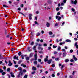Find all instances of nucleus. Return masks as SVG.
I'll use <instances>...</instances> for the list:
<instances>
[{"label":"nucleus","mask_w":78,"mask_h":78,"mask_svg":"<svg viewBox=\"0 0 78 78\" xmlns=\"http://www.w3.org/2000/svg\"><path fill=\"white\" fill-rule=\"evenodd\" d=\"M73 50H71L70 51V52L71 53H72V52H73Z\"/></svg>","instance_id":"58"},{"label":"nucleus","mask_w":78,"mask_h":78,"mask_svg":"<svg viewBox=\"0 0 78 78\" xmlns=\"http://www.w3.org/2000/svg\"><path fill=\"white\" fill-rule=\"evenodd\" d=\"M41 61V59H38V61L39 62H40Z\"/></svg>","instance_id":"51"},{"label":"nucleus","mask_w":78,"mask_h":78,"mask_svg":"<svg viewBox=\"0 0 78 78\" xmlns=\"http://www.w3.org/2000/svg\"><path fill=\"white\" fill-rule=\"evenodd\" d=\"M20 6L21 8H23V4L21 5H20Z\"/></svg>","instance_id":"45"},{"label":"nucleus","mask_w":78,"mask_h":78,"mask_svg":"<svg viewBox=\"0 0 78 78\" xmlns=\"http://www.w3.org/2000/svg\"><path fill=\"white\" fill-rule=\"evenodd\" d=\"M27 50L28 51H31V49H30V47H28L27 48Z\"/></svg>","instance_id":"26"},{"label":"nucleus","mask_w":78,"mask_h":78,"mask_svg":"<svg viewBox=\"0 0 78 78\" xmlns=\"http://www.w3.org/2000/svg\"><path fill=\"white\" fill-rule=\"evenodd\" d=\"M57 50L58 51H59L61 50V47L60 46H58Z\"/></svg>","instance_id":"22"},{"label":"nucleus","mask_w":78,"mask_h":78,"mask_svg":"<svg viewBox=\"0 0 78 78\" xmlns=\"http://www.w3.org/2000/svg\"><path fill=\"white\" fill-rule=\"evenodd\" d=\"M65 42H71V41H70L69 39H67L66 40Z\"/></svg>","instance_id":"16"},{"label":"nucleus","mask_w":78,"mask_h":78,"mask_svg":"<svg viewBox=\"0 0 78 78\" xmlns=\"http://www.w3.org/2000/svg\"><path fill=\"white\" fill-rule=\"evenodd\" d=\"M33 54V53H30V57H32Z\"/></svg>","instance_id":"24"},{"label":"nucleus","mask_w":78,"mask_h":78,"mask_svg":"<svg viewBox=\"0 0 78 78\" xmlns=\"http://www.w3.org/2000/svg\"><path fill=\"white\" fill-rule=\"evenodd\" d=\"M20 14H21L23 15V16H25V15H24V14H23V13H22L21 12H20Z\"/></svg>","instance_id":"46"},{"label":"nucleus","mask_w":78,"mask_h":78,"mask_svg":"<svg viewBox=\"0 0 78 78\" xmlns=\"http://www.w3.org/2000/svg\"><path fill=\"white\" fill-rule=\"evenodd\" d=\"M23 73H25L26 72H27V70H26V69H23Z\"/></svg>","instance_id":"32"},{"label":"nucleus","mask_w":78,"mask_h":78,"mask_svg":"<svg viewBox=\"0 0 78 78\" xmlns=\"http://www.w3.org/2000/svg\"><path fill=\"white\" fill-rule=\"evenodd\" d=\"M41 33L42 34H43L44 33V31L43 30H41Z\"/></svg>","instance_id":"35"},{"label":"nucleus","mask_w":78,"mask_h":78,"mask_svg":"<svg viewBox=\"0 0 78 78\" xmlns=\"http://www.w3.org/2000/svg\"><path fill=\"white\" fill-rule=\"evenodd\" d=\"M66 2H67V0H64L63 1V2L64 3H66Z\"/></svg>","instance_id":"43"},{"label":"nucleus","mask_w":78,"mask_h":78,"mask_svg":"<svg viewBox=\"0 0 78 78\" xmlns=\"http://www.w3.org/2000/svg\"><path fill=\"white\" fill-rule=\"evenodd\" d=\"M71 10L72 11H73V12H75V9H73V8H72Z\"/></svg>","instance_id":"41"},{"label":"nucleus","mask_w":78,"mask_h":78,"mask_svg":"<svg viewBox=\"0 0 78 78\" xmlns=\"http://www.w3.org/2000/svg\"><path fill=\"white\" fill-rule=\"evenodd\" d=\"M19 58V56L16 57V56H15L14 57V59H17V60H19V58Z\"/></svg>","instance_id":"11"},{"label":"nucleus","mask_w":78,"mask_h":78,"mask_svg":"<svg viewBox=\"0 0 78 78\" xmlns=\"http://www.w3.org/2000/svg\"><path fill=\"white\" fill-rule=\"evenodd\" d=\"M62 51H63V52H64V53H66V49H62Z\"/></svg>","instance_id":"23"},{"label":"nucleus","mask_w":78,"mask_h":78,"mask_svg":"<svg viewBox=\"0 0 78 78\" xmlns=\"http://www.w3.org/2000/svg\"><path fill=\"white\" fill-rule=\"evenodd\" d=\"M36 73V72H35V71H34L33 72H32L31 73L32 74H34V73Z\"/></svg>","instance_id":"57"},{"label":"nucleus","mask_w":78,"mask_h":78,"mask_svg":"<svg viewBox=\"0 0 78 78\" xmlns=\"http://www.w3.org/2000/svg\"><path fill=\"white\" fill-rule=\"evenodd\" d=\"M34 63L35 64H37V61H35L34 62Z\"/></svg>","instance_id":"53"},{"label":"nucleus","mask_w":78,"mask_h":78,"mask_svg":"<svg viewBox=\"0 0 78 78\" xmlns=\"http://www.w3.org/2000/svg\"><path fill=\"white\" fill-rule=\"evenodd\" d=\"M18 65H15V67L16 68L18 67Z\"/></svg>","instance_id":"55"},{"label":"nucleus","mask_w":78,"mask_h":78,"mask_svg":"<svg viewBox=\"0 0 78 78\" xmlns=\"http://www.w3.org/2000/svg\"><path fill=\"white\" fill-rule=\"evenodd\" d=\"M64 3H61V6H64Z\"/></svg>","instance_id":"54"},{"label":"nucleus","mask_w":78,"mask_h":78,"mask_svg":"<svg viewBox=\"0 0 78 78\" xmlns=\"http://www.w3.org/2000/svg\"><path fill=\"white\" fill-rule=\"evenodd\" d=\"M49 35H51L53 34V33H52V32H51V31H50L49 32Z\"/></svg>","instance_id":"27"},{"label":"nucleus","mask_w":78,"mask_h":78,"mask_svg":"<svg viewBox=\"0 0 78 78\" xmlns=\"http://www.w3.org/2000/svg\"><path fill=\"white\" fill-rule=\"evenodd\" d=\"M2 72H3V70L2 69H0V73H2Z\"/></svg>","instance_id":"31"},{"label":"nucleus","mask_w":78,"mask_h":78,"mask_svg":"<svg viewBox=\"0 0 78 78\" xmlns=\"http://www.w3.org/2000/svg\"><path fill=\"white\" fill-rule=\"evenodd\" d=\"M14 48H12L11 49V51H14Z\"/></svg>","instance_id":"63"},{"label":"nucleus","mask_w":78,"mask_h":78,"mask_svg":"<svg viewBox=\"0 0 78 78\" xmlns=\"http://www.w3.org/2000/svg\"><path fill=\"white\" fill-rule=\"evenodd\" d=\"M52 60L51 59L50 60H49L48 61V64H50L51 62V61H52Z\"/></svg>","instance_id":"6"},{"label":"nucleus","mask_w":78,"mask_h":78,"mask_svg":"<svg viewBox=\"0 0 78 78\" xmlns=\"http://www.w3.org/2000/svg\"><path fill=\"white\" fill-rule=\"evenodd\" d=\"M3 7H4L5 8H8V7L6 5H3Z\"/></svg>","instance_id":"42"},{"label":"nucleus","mask_w":78,"mask_h":78,"mask_svg":"<svg viewBox=\"0 0 78 78\" xmlns=\"http://www.w3.org/2000/svg\"><path fill=\"white\" fill-rule=\"evenodd\" d=\"M51 76L52 77H55V74H52Z\"/></svg>","instance_id":"64"},{"label":"nucleus","mask_w":78,"mask_h":78,"mask_svg":"<svg viewBox=\"0 0 78 78\" xmlns=\"http://www.w3.org/2000/svg\"><path fill=\"white\" fill-rule=\"evenodd\" d=\"M41 42H44V41H43V40L41 39L40 40Z\"/></svg>","instance_id":"61"},{"label":"nucleus","mask_w":78,"mask_h":78,"mask_svg":"<svg viewBox=\"0 0 78 78\" xmlns=\"http://www.w3.org/2000/svg\"><path fill=\"white\" fill-rule=\"evenodd\" d=\"M31 45H34V42L33 41H32L30 43Z\"/></svg>","instance_id":"29"},{"label":"nucleus","mask_w":78,"mask_h":78,"mask_svg":"<svg viewBox=\"0 0 78 78\" xmlns=\"http://www.w3.org/2000/svg\"><path fill=\"white\" fill-rule=\"evenodd\" d=\"M21 66H22V67H26V65H24V64H21Z\"/></svg>","instance_id":"17"},{"label":"nucleus","mask_w":78,"mask_h":78,"mask_svg":"<svg viewBox=\"0 0 78 78\" xmlns=\"http://www.w3.org/2000/svg\"><path fill=\"white\" fill-rule=\"evenodd\" d=\"M57 53H58V52L56 51H55L54 52V54H55V55H56V54H57Z\"/></svg>","instance_id":"47"},{"label":"nucleus","mask_w":78,"mask_h":78,"mask_svg":"<svg viewBox=\"0 0 78 78\" xmlns=\"http://www.w3.org/2000/svg\"><path fill=\"white\" fill-rule=\"evenodd\" d=\"M70 62H73L74 61V60L72 59H71L70 60Z\"/></svg>","instance_id":"59"},{"label":"nucleus","mask_w":78,"mask_h":78,"mask_svg":"<svg viewBox=\"0 0 78 78\" xmlns=\"http://www.w3.org/2000/svg\"><path fill=\"white\" fill-rule=\"evenodd\" d=\"M9 35H8L6 36V38H9Z\"/></svg>","instance_id":"48"},{"label":"nucleus","mask_w":78,"mask_h":78,"mask_svg":"<svg viewBox=\"0 0 78 78\" xmlns=\"http://www.w3.org/2000/svg\"><path fill=\"white\" fill-rule=\"evenodd\" d=\"M37 69L34 66L32 68V69L34 70H36Z\"/></svg>","instance_id":"19"},{"label":"nucleus","mask_w":78,"mask_h":78,"mask_svg":"<svg viewBox=\"0 0 78 78\" xmlns=\"http://www.w3.org/2000/svg\"><path fill=\"white\" fill-rule=\"evenodd\" d=\"M9 64H8L9 66H11L12 65V63L11 62V61H9Z\"/></svg>","instance_id":"10"},{"label":"nucleus","mask_w":78,"mask_h":78,"mask_svg":"<svg viewBox=\"0 0 78 78\" xmlns=\"http://www.w3.org/2000/svg\"><path fill=\"white\" fill-rule=\"evenodd\" d=\"M5 74H6L5 72H3L2 73V75H5Z\"/></svg>","instance_id":"40"},{"label":"nucleus","mask_w":78,"mask_h":78,"mask_svg":"<svg viewBox=\"0 0 78 78\" xmlns=\"http://www.w3.org/2000/svg\"><path fill=\"white\" fill-rule=\"evenodd\" d=\"M66 55H67L66 52H64L63 54V57H65L66 56Z\"/></svg>","instance_id":"15"},{"label":"nucleus","mask_w":78,"mask_h":78,"mask_svg":"<svg viewBox=\"0 0 78 78\" xmlns=\"http://www.w3.org/2000/svg\"><path fill=\"white\" fill-rule=\"evenodd\" d=\"M26 59L27 61H28L30 59V58L29 57H27L26 58Z\"/></svg>","instance_id":"25"},{"label":"nucleus","mask_w":78,"mask_h":78,"mask_svg":"<svg viewBox=\"0 0 78 78\" xmlns=\"http://www.w3.org/2000/svg\"><path fill=\"white\" fill-rule=\"evenodd\" d=\"M35 60H37V54L36 53L34 55Z\"/></svg>","instance_id":"8"},{"label":"nucleus","mask_w":78,"mask_h":78,"mask_svg":"<svg viewBox=\"0 0 78 78\" xmlns=\"http://www.w3.org/2000/svg\"><path fill=\"white\" fill-rule=\"evenodd\" d=\"M74 46L76 47V48H78V43H77V42H76Z\"/></svg>","instance_id":"4"},{"label":"nucleus","mask_w":78,"mask_h":78,"mask_svg":"<svg viewBox=\"0 0 78 78\" xmlns=\"http://www.w3.org/2000/svg\"><path fill=\"white\" fill-rule=\"evenodd\" d=\"M21 54H22V53L20 52H19L18 53V55L19 56H20Z\"/></svg>","instance_id":"39"},{"label":"nucleus","mask_w":78,"mask_h":78,"mask_svg":"<svg viewBox=\"0 0 78 78\" xmlns=\"http://www.w3.org/2000/svg\"><path fill=\"white\" fill-rule=\"evenodd\" d=\"M38 48L39 49V50H44V48L41 47H38Z\"/></svg>","instance_id":"9"},{"label":"nucleus","mask_w":78,"mask_h":78,"mask_svg":"<svg viewBox=\"0 0 78 78\" xmlns=\"http://www.w3.org/2000/svg\"><path fill=\"white\" fill-rule=\"evenodd\" d=\"M40 35L41 33L39 32H38L36 34V35L37 36H40Z\"/></svg>","instance_id":"21"},{"label":"nucleus","mask_w":78,"mask_h":78,"mask_svg":"<svg viewBox=\"0 0 78 78\" xmlns=\"http://www.w3.org/2000/svg\"><path fill=\"white\" fill-rule=\"evenodd\" d=\"M18 70H20V71H22V68L20 67H19L18 68Z\"/></svg>","instance_id":"18"},{"label":"nucleus","mask_w":78,"mask_h":78,"mask_svg":"<svg viewBox=\"0 0 78 78\" xmlns=\"http://www.w3.org/2000/svg\"><path fill=\"white\" fill-rule=\"evenodd\" d=\"M20 75H21V76H22V75H23V73L22 72H20L18 76V77H19L20 76Z\"/></svg>","instance_id":"3"},{"label":"nucleus","mask_w":78,"mask_h":78,"mask_svg":"<svg viewBox=\"0 0 78 78\" xmlns=\"http://www.w3.org/2000/svg\"><path fill=\"white\" fill-rule=\"evenodd\" d=\"M56 10L57 11H58L59 10V7H57L56 9Z\"/></svg>","instance_id":"38"},{"label":"nucleus","mask_w":78,"mask_h":78,"mask_svg":"<svg viewBox=\"0 0 78 78\" xmlns=\"http://www.w3.org/2000/svg\"><path fill=\"white\" fill-rule=\"evenodd\" d=\"M74 39L75 41H77V40H78V39L76 38H74Z\"/></svg>","instance_id":"60"},{"label":"nucleus","mask_w":78,"mask_h":78,"mask_svg":"<svg viewBox=\"0 0 78 78\" xmlns=\"http://www.w3.org/2000/svg\"><path fill=\"white\" fill-rule=\"evenodd\" d=\"M27 77H28V75H25L24 77V78H27Z\"/></svg>","instance_id":"33"},{"label":"nucleus","mask_w":78,"mask_h":78,"mask_svg":"<svg viewBox=\"0 0 78 78\" xmlns=\"http://www.w3.org/2000/svg\"><path fill=\"white\" fill-rule=\"evenodd\" d=\"M73 58L74 59V61H77V58L75 57V55H73Z\"/></svg>","instance_id":"5"},{"label":"nucleus","mask_w":78,"mask_h":78,"mask_svg":"<svg viewBox=\"0 0 78 78\" xmlns=\"http://www.w3.org/2000/svg\"><path fill=\"white\" fill-rule=\"evenodd\" d=\"M48 56H47L46 57V58L44 59V61L45 62H47V60H48Z\"/></svg>","instance_id":"7"},{"label":"nucleus","mask_w":78,"mask_h":78,"mask_svg":"<svg viewBox=\"0 0 78 78\" xmlns=\"http://www.w3.org/2000/svg\"><path fill=\"white\" fill-rule=\"evenodd\" d=\"M51 48L50 47H48V50H50Z\"/></svg>","instance_id":"34"},{"label":"nucleus","mask_w":78,"mask_h":78,"mask_svg":"<svg viewBox=\"0 0 78 78\" xmlns=\"http://www.w3.org/2000/svg\"><path fill=\"white\" fill-rule=\"evenodd\" d=\"M65 61L66 62H69V59H66Z\"/></svg>","instance_id":"28"},{"label":"nucleus","mask_w":78,"mask_h":78,"mask_svg":"<svg viewBox=\"0 0 78 78\" xmlns=\"http://www.w3.org/2000/svg\"><path fill=\"white\" fill-rule=\"evenodd\" d=\"M11 76L12 78H14V77H15V76L14 75H11Z\"/></svg>","instance_id":"50"},{"label":"nucleus","mask_w":78,"mask_h":78,"mask_svg":"<svg viewBox=\"0 0 78 78\" xmlns=\"http://www.w3.org/2000/svg\"><path fill=\"white\" fill-rule=\"evenodd\" d=\"M77 3V1H76V0H75L74 2L73 1H71V3H72V4H74L75 5H76Z\"/></svg>","instance_id":"2"},{"label":"nucleus","mask_w":78,"mask_h":78,"mask_svg":"<svg viewBox=\"0 0 78 78\" xmlns=\"http://www.w3.org/2000/svg\"><path fill=\"white\" fill-rule=\"evenodd\" d=\"M58 20L59 21V20H61V17L59 16V17L58 16H56V19H58Z\"/></svg>","instance_id":"1"},{"label":"nucleus","mask_w":78,"mask_h":78,"mask_svg":"<svg viewBox=\"0 0 78 78\" xmlns=\"http://www.w3.org/2000/svg\"><path fill=\"white\" fill-rule=\"evenodd\" d=\"M38 46L39 47H41V46H42V44H39Z\"/></svg>","instance_id":"62"},{"label":"nucleus","mask_w":78,"mask_h":78,"mask_svg":"<svg viewBox=\"0 0 78 78\" xmlns=\"http://www.w3.org/2000/svg\"><path fill=\"white\" fill-rule=\"evenodd\" d=\"M55 61H59V58H56L55 59Z\"/></svg>","instance_id":"30"},{"label":"nucleus","mask_w":78,"mask_h":78,"mask_svg":"<svg viewBox=\"0 0 78 78\" xmlns=\"http://www.w3.org/2000/svg\"><path fill=\"white\" fill-rule=\"evenodd\" d=\"M57 47V46H55V45H53V48H56Z\"/></svg>","instance_id":"52"},{"label":"nucleus","mask_w":78,"mask_h":78,"mask_svg":"<svg viewBox=\"0 0 78 78\" xmlns=\"http://www.w3.org/2000/svg\"><path fill=\"white\" fill-rule=\"evenodd\" d=\"M36 45L34 46L33 48L34 50H36Z\"/></svg>","instance_id":"20"},{"label":"nucleus","mask_w":78,"mask_h":78,"mask_svg":"<svg viewBox=\"0 0 78 78\" xmlns=\"http://www.w3.org/2000/svg\"><path fill=\"white\" fill-rule=\"evenodd\" d=\"M46 26H47V27H50V24L48 23H46Z\"/></svg>","instance_id":"13"},{"label":"nucleus","mask_w":78,"mask_h":78,"mask_svg":"<svg viewBox=\"0 0 78 78\" xmlns=\"http://www.w3.org/2000/svg\"><path fill=\"white\" fill-rule=\"evenodd\" d=\"M32 16V14H29V19L30 20H31L32 19V18H31V16Z\"/></svg>","instance_id":"12"},{"label":"nucleus","mask_w":78,"mask_h":78,"mask_svg":"<svg viewBox=\"0 0 78 78\" xmlns=\"http://www.w3.org/2000/svg\"><path fill=\"white\" fill-rule=\"evenodd\" d=\"M42 66H41V65L39 64H38L37 66V68H39V67H41Z\"/></svg>","instance_id":"14"},{"label":"nucleus","mask_w":78,"mask_h":78,"mask_svg":"<svg viewBox=\"0 0 78 78\" xmlns=\"http://www.w3.org/2000/svg\"><path fill=\"white\" fill-rule=\"evenodd\" d=\"M21 56L22 57V59H24V56H23V55H21Z\"/></svg>","instance_id":"44"},{"label":"nucleus","mask_w":78,"mask_h":78,"mask_svg":"<svg viewBox=\"0 0 78 78\" xmlns=\"http://www.w3.org/2000/svg\"><path fill=\"white\" fill-rule=\"evenodd\" d=\"M51 66H52V67H55V65L54 64H52L51 65Z\"/></svg>","instance_id":"56"},{"label":"nucleus","mask_w":78,"mask_h":78,"mask_svg":"<svg viewBox=\"0 0 78 78\" xmlns=\"http://www.w3.org/2000/svg\"><path fill=\"white\" fill-rule=\"evenodd\" d=\"M7 72H9V71H10V68H8L7 70Z\"/></svg>","instance_id":"36"},{"label":"nucleus","mask_w":78,"mask_h":78,"mask_svg":"<svg viewBox=\"0 0 78 78\" xmlns=\"http://www.w3.org/2000/svg\"><path fill=\"white\" fill-rule=\"evenodd\" d=\"M43 46H44V47H47V44H43Z\"/></svg>","instance_id":"37"},{"label":"nucleus","mask_w":78,"mask_h":78,"mask_svg":"<svg viewBox=\"0 0 78 78\" xmlns=\"http://www.w3.org/2000/svg\"><path fill=\"white\" fill-rule=\"evenodd\" d=\"M50 71H53V69L52 68H51L49 69Z\"/></svg>","instance_id":"49"}]
</instances>
